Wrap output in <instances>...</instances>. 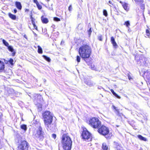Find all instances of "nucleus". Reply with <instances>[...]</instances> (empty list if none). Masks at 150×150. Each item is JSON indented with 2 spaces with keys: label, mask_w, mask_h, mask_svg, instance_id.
I'll list each match as a JSON object with an SVG mask.
<instances>
[{
  "label": "nucleus",
  "mask_w": 150,
  "mask_h": 150,
  "mask_svg": "<svg viewBox=\"0 0 150 150\" xmlns=\"http://www.w3.org/2000/svg\"><path fill=\"white\" fill-rule=\"evenodd\" d=\"M45 127L48 129L53 131L55 125L52 123L53 120L52 114L50 112L46 111L42 114Z\"/></svg>",
  "instance_id": "obj_1"
},
{
  "label": "nucleus",
  "mask_w": 150,
  "mask_h": 150,
  "mask_svg": "<svg viewBox=\"0 0 150 150\" xmlns=\"http://www.w3.org/2000/svg\"><path fill=\"white\" fill-rule=\"evenodd\" d=\"M91 52V49L88 45H83L79 49V53L80 56L86 62L87 59L90 57Z\"/></svg>",
  "instance_id": "obj_2"
},
{
  "label": "nucleus",
  "mask_w": 150,
  "mask_h": 150,
  "mask_svg": "<svg viewBox=\"0 0 150 150\" xmlns=\"http://www.w3.org/2000/svg\"><path fill=\"white\" fill-rule=\"evenodd\" d=\"M33 136L38 141H42L44 138V133L40 125H39L33 131Z\"/></svg>",
  "instance_id": "obj_3"
},
{
  "label": "nucleus",
  "mask_w": 150,
  "mask_h": 150,
  "mask_svg": "<svg viewBox=\"0 0 150 150\" xmlns=\"http://www.w3.org/2000/svg\"><path fill=\"white\" fill-rule=\"evenodd\" d=\"M62 142V147L64 150H70L71 149L72 141L68 134H63Z\"/></svg>",
  "instance_id": "obj_4"
},
{
  "label": "nucleus",
  "mask_w": 150,
  "mask_h": 150,
  "mask_svg": "<svg viewBox=\"0 0 150 150\" xmlns=\"http://www.w3.org/2000/svg\"><path fill=\"white\" fill-rule=\"evenodd\" d=\"M89 125L94 128H98L101 125V121L98 118L96 117L90 118L87 121Z\"/></svg>",
  "instance_id": "obj_5"
},
{
  "label": "nucleus",
  "mask_w": 150,
  "mask_h": 150,
  "mask_svg": "<svg viewBox=\"0 0 150 150\" xmlns=\"http://www.w3.org/2000/svg\"><path fill=\"white\" fill-rule=\"evenodd\" d=\"M137 63L138 64L146 67H149V63L147 59L142 55H141L139 57V59L137 61Z\"/></svg>",
  "instance_id": "obj_6"
},
{
  "label": "nucleus",
  "mask_w": 150,
  "mask_h": 150,
  "mask_svg": "<svg viewBox=\"0 0 150 150\" xmlns=\"http://www.w3.org/2000/svg\"><path fill=\"white\" fill-rule=\"evenodd\" d=\"M81 136L82 139H84L85 141H89L91 140V134L86 129L83 130Z\"/></svg>",
  "instance_id": "obj_7"
},
{
  "label": "nucleus",
  "mask_w": 150,
  "mask_h": 150,
  "mask_svg": "<svg viewBox=\"0 0 150 150\" xmlns=\"http://www.w3.org/2000/svg\"><path fill=\"white\" fill-rule=\"evenodd\" d=\"M98 131L99 133L103 136L107 135L109 132L108 128L103 125L101 126L99 128Z\"/></svg>",
  "instance_id": "obj_8"
},
{
  "label": "nucleus",
  "mask_w": 150,
  "mask_h": 150,
  "mask_svg": "<svg viewBox=\"0 0 150 150\" xmlns=\"http://www.w3.org/2000/svg\"><path fill=\"white\" fill-rule=\"evenodd\" d=\"M27 142L25 141L21 142L18 147V150H28L29 145Z\"/></svg>",
  "instance_id": "obj_9"
},
{
  "label": "nucleus",
  "mask_w": 150,
  "mask_h": 150,
  "mask_svg": "<svg viewBox=\"0 0 150 150\" xmlns=\"http://www.w3.org/2000/svg\"><path fill=\"white\" fill-rule=\"evenodd\" d=\"M113 146L116 150H121V145L118 143L115 142H113Z\"/></svg>",
  "instance_id": "obj_10"
},
{
  "label": "nucleus",
  "mask_w": 150,
  "mask_h": 150,
  "mask_svg": "<svg viewBox=\"0 0 150 150\" xmlns=\"http://www.w3.org/2000/svg\"><path fill=\"white\" fill-rule=\"evenodd\" d=\"M85 83L87 85L90 86H93L95 84V83L89 80L85 81Z\"/></svg>",
  "instance_id": "obj_11"
},
{
  "label": "nucleus",
  "mask_w": 150,
  "mask_h": 150,
  "mask_svg": "<svg viewBox=\"0 0 150 150\" xmlns=\"http://www.w3.org/2000/svg\"><path fill=\"white\" fill-rule=\"evenodd\" d=\"M102 150H110V148L108 144L106 143H103L102 146Z\"/></svg>",
  "instance_id": "obj_12"
},
{
  "label": "nucleus",
  "mask_w": 150,
  "mask_h": 150,
  "mask_svg": "<svg viewBox=\"0 0 150 150\" xmlns=\"http://www.w3.org/2000/svg\"><path fill=\"white\" fill-rule=\"evenodd\" d=\"M34 96L35 97V99L37 100H38L40 101H41L42 99V96L40 94H35L34 95Z\"/></svg>",
  "instance_id": "obj_13"
},
{
  "label": "nucleus",
  "mask_w": 150,
  "mask_h": 150,
  "mask_svg": "<svg viewBox=\"0 0 150 150\" xmlns=\"http://www.w3.org/2000/svg\"><path fill=\"white\" fill-rule=\"evenodd\" d=\"M111 42L115 48H116L118 46L115 41V39L113 37H112L111 38Z\"/></svg>",
  "instance_id": "obj_14"
},
{
  "label": "nucleus",
  "mask_w": 150,
  "mask_h": 150,
  "mask_svg": "<svg viewBox=\"0 0 150 150\" xmlns=\"http://www.w3.org/2000/svg\"><path fill=\"white\" fill-rule=\"evenodd\" d=\"M4 64L3 62L0 60V72H2L4 70Z\"/></svg>",
  "instance_id": "obj_15"
},
{
  "label": "nucleus",
  "mask_w": 150,
  "mask_h": 150,
  "mask_svg": "<svg viewBox=\"0 0 150 150\" xmlns=\"http://www.w3.org/2000/svg\"><path fill=\"white\" fill-rule=\"evenodd\" d=\"M30 16L34 28L36 30H37V27L35 24V19L33 18L32 15H30Z\"/></svg>",
  "instance_id": "obj_16"
},
{
  "label": "nucleus",
  "mask_w": 150,
  "mask_h": 150,
  "mask_svg": "<svg viewBox=\"0 0 150 150\" xmlns=\"http://www.w3.org/2000/svg\"><path fill=\"white\" fill-rule=\"evenodd\" d=\"M15 5L18 9L19 10H21V9L22 6L20 2L18 1L16 2Z\"/></svg>",
  "instance_id": "obj_17"
},
{
  "label": "nucleus",
  "mask_w": 150,
  "mask_h": 150,
  "mask_svg": "<svg viewBox=\"0 0 150 150\" xmlns=\"http://www.w3.org/2000/svg\"><path fill=\"white\" fill-rule=\"evenodd\" d=\"M144 74V75L146 76L147 79L149 80H150V72H145Z\"/></svg>",
  "instance_id": "obj_18"
},
{
  "label": "nucleus",
  "mask_w": 150,
  "mask_h": 150,
  "mask_svg": "<svg viewBox=\"0 0 150 150\" xmlns=\"http://www.w3.org/2000/svg\"><path fill=\"white\" fill-rule=\"evenodd\" d=\"M41 20L42 23H47L48 22V20L47 18H45L43 16L41 17Z\"/></svg>",
  "instance_id": "obj_19"
},
{
  "label": "nucleus",
  "mask_w": 150,
  "mask_h": 150,
  "mask_svg": "<svg viewBox=\"0 0 150 150\" xmlns=\"http://www.w3.org/2000/svg\"><path fill=\"white\" fill-rule=\"evenodd\" d=\"M128 4L126 3H124L122 4V6L123 8L127 11L129 10V8H128Z\"/></svg>",
  "instance_id": "obj_20"
},
{
  "label": "nucleus",
  "mask_w": 150,
  "mask_h": 150,
  "mask_svg": "<svg viewBox=\"0 0 150 150\" xmlns=\"http://www.w3.org/2000/svg\"><path fill=\"white\" fill-rule=\"evenodd\" d=\"M9 17L12 19L15 20L16 19V16L15 15L12 14L10 13L8 14Z\"/></svg>",
  "instance_id": "obj_21"
},
{
  "label": "nucleus",
  "mask_w": 150,
  "mask_h": 150,
  "mask_svg": "<svg viewBox=\"0 0 150 150\" xmlns=\"http://www.w3.org/2000/svg\"><path fill=\"white\" fill-rule=\"evenodd\" d=\"M136 4L138 5L142 4L144 2L143 0H134Z\"/></svg>",
  "instance_id": "obj_22"
},
{
  "label": "nucleus",
  "mask_w": 150,
  "mask_h": 150,
  "mask_svg": "<svg viewBox=\"0 0 150 150\" xmlns=\"http://www.w3.org/2000/svg\"><path fill=\"white\" fill-rule=\"evenodd\" d=\"M138 138L140 140H143L144 141H146V138H145L143 137H142V135H139L138 136Z\"/></svg>",
  "instance_id": "obj_23"
},
{
  "label": "nucleus",
  "mask_w": 150,
  "mask_h": 150,
  "mask_svg": "<svg viewBox=\"0 0 150 150\" xmlns=\"http://www.w3.org/2000/svg\"><path fill=\"white\" fill-rule=\"evenodd\" d=\"M112 92L113 94L115 96V97L117 98H120V96H118L114 91L113 89H111L110 90Z\"/></svg>",
  "instance_id": "obj_24"
},
{
  "label": "nucleus",
  "mask_w": 150,
  "mask_h": 150,
  "mask_svg": "<svg viewBox=\"0 0 150 150\" xmlns=\"http://www.w3.org/2000/svg\"><path fill=\"white\" fill-rule=\"evenodd\" d=\"M21 128L22 129L24 130L25 131H26L27 129L26 125L24 124L21 125Z\"/></svg>",
  "instance_id": "obj_25"
},
{
  "label": "nucleus",
  "mask_w": 150,
  "mask_h": 150,
  "mask_svg": "<svg viewBox=\"0 0 150 150\" xmlns=\"http://www.w3.org/2000/svg\"><path fill=\"white\" fill-rule=\"evenodd\" d=\"M42 57L44 59L48 62H50V61L51 59L49 57L45 55H43Z\"/></svg>",
  "instance_id": "obj_26"
},
{
  "label": "nucleus",
  "mask_w": 150,
  "mask_h": 150,
  "mask_svg": "<svg viewBox=\"0 0 150 150\" xmlns=\"http://www.w3.org/2000/svg\"><path fill=\"white\" fill-rule=\"evenodd\" d=\"M91 69L95 71H98V69L95 67L94 64H91Z\"/></svg>",
  "instance_id": "obj_27"
},
{
  "label": "nucleus",
  "mask_w": 150,
  "mask_h": 150,
  "mask_svg": "<svg viewBox=\"0 0 150 150\" xmlns=\"http://www.w3.org/2000/svg\"><path fill=\"white\" fill-rule=\"evenodd\" d=\"M38 52L40 54H42V51L41 47L40 46H38Z\"/></svg>",
  "instance_id": "obj_28"
},
{
  "label": "nucleus",
  "mask_w": 150,
  "mask_h": 150,
  "mask_svg": "<svg viewBox=\"0 0 150 150\" xmlns=\"http://www.w3.org/2000/svg\"><path fill=\"white\" fill-rule=\"evenodd\" d=\"M124 25H125L127 27L129 28V26L130 25L129 21H128L125 22Z\"/></svg>",
  "instance_id": "obj_29"
},
{
  "label": "nucleus",
  "mask_w": 150,
  "mask_h": 150,
  "mask_svg": "<svg viewBox=\"0 0 150 150\" xmlns=\"http://www.w3.org/2000/svg\"><path fill=\"white\" fill-rule=\"evenodd\" d=\"M8 50L11 52H14V50L12 46H9L8 47Z\"/></svg>",
  "instance_id": "obj_30"
},
{
  "label": "nucleus",
  "mask_w": 150,
  "mask_h": 150,
  "mask_svg": "<svg viewBox=\"0 0 150 150\" xmlns=\"http://www.w3.org/2000/svg\"><path fill=\"white\" fill-rule=\"evenodd\" d=\"M2 42L4 45L7 47L9 46V44L5 40L3 39Z\"/></svg>",
  "instance_id": "obj_31"
},
{
  "label": "nucleus",
  "mask_w": 150,
  "mask_h": 150,
  "mask_svg": "<svg viewBox=\"0 0 150 150\" xmlns=\"http://www.w3.org/2000/svg\"><path fill=\"white\" fill-rule=\"evenodd\" d=\"M146 32L147 36L148 37H149L150 35V33L149 30L148 29H146Z\"/></svg>",
  "instance_id": "obj_32"
},
{
  "label": "nucleus",
  "mask_w": 150,
  "mask_h": 150,
  "mask_svg": "<svg viewBox=\"0 0 150 150\" xmlns=\"http://www.w3.org/2000/svg\"><path fill=\"white\" fill-rule=\"evenodd\" d=\"M98 39L100 41H102V35L100 34H99L98 35Z\"/></svg>",
  "instance_id": "obj_33"
},
{
  "label": "nucleus",
  "mask_w": 150,
  "mask_h": 150,
  "mask_svg": "<svg viewBox=\"0 0 150 150\" xmlns=\"http://www.w3.org/2000/svg\"><path fill=\"white\" fill-rule=\"evenodd\" d=\"M103 15L105 16H107L108 15L107 12L105 10H103Z\"/></svg>",
  "instance_id": "obj_34"
},
{
  "label": "nucleus",
  "mask_w": 150,
  "mask_h": 150,
  "mask_svg": "<svg viewBox=\"0 0 150 150\" xmlns=\"http://www.w3.org/2000/svg\"><path fill=\"white\" fill-rule=\"evenodd\" d=\"M13 62H14V60L12 59H10L9 61V63L12 65H13Z\"/></svg>",
  "instance_id": "obj_35"
},
{
  "label": "nucleus",
  "mask_w": 150,
  "mask_h": 150,
  "mask_svg": "<svg viewBox=\"0 0 150 150\" xmlns=\"http://www.w3.org/2000/svg\"><path fill=\"white\" fill-rule=\"evenodd\" d=\"M81 58L80 56L78 55H77L76 57V61L78 62H79L80 61Z\"/></svg>",
  "instance_id": "obj_36"
},
{
  "label": "nucleus",
  "mask_w": 150,
  "mask_h": 150,
  "mask_svg": "<svg viewBox=\"0 0 150 150\" xmlns=\"http://www.w3.org/2000/svg\"><path fill=\"white\" fill-rule=\"evenodd\" d=\"M37 6L39 10H40L42 9V6L41 5L39 4V3H38V4H37Z\"/></svg>",
  "instance_id": "obj_37"
},
{
  "label": "nucleus",
  "mask_w": 150,
  "mask_h": 150,
  "mask_svg": "<svg viewBox=\"0 0 150 150\" xmlns=\"http://www.w3.org/2000/svg\"><path fill=\"white\" fill-rule=\"evenodd\" d=\"M54 20L56 21H60V18L57 17H54Z\"/></svg>",
  "instance_id": "obj_38"
},
{
  "label": "nucleus",
  "mask_w": 150,
  "mask_h": 150,
  "mask_svg": "<svg viewBox=\"0 0 150 150\" xmlns=\"http://www.w3.org/2000/svg\"><path fill=\"white\" fill-rule=\"evenodd\" d=\"M68 9L69 11H71L72 9V7L71 5H70L69 6V7Z\"/></svg>",
  "instance_id": "obj_39"
},
{
  "label": "nucleus",
  "mask_w": 150,
  "mask_h": 150,
  "mask_svg": "<svg viewBox=\"0 0 150 150\" xmlns=\"http://www.w3.org/2000/svg\"><path fill=\"white\" fill-rule=\"evenodd\" d=\"M52 138H53L54 139H55L56 137V134H54L52 135Z\"/></svg>",
  "instance_id": "obj_40"
},
{
  "label": "nucleus",
  "mask_w": 150,
  "mask_h": 150,
  "mask_svg": "<svg viewBox=\"0 0 150 150\" xmlns=\"http://www.w3.org/2000/svg\"><path fill=\"white\" fill-rule=\"evenodd\" d=\"M91 28H90L89 30L88 31V34L89 35H91Z\"/></svg>",
  "instance_id": "obj_41"
},
{
  "label": "nucleus",
  "mask_w": 150,
  "mask_h": 150,
  "mask_svg": "<svg viewBox=\"0 0 150 150\" xmlns=\"http://www.w3.org/2000/svg\"><path fill=\"white\" fill-rule=\"evenodd\" d=\"M142 4L141 6V8H142V9H144V4Z\"/></svg>",
  "instance_id": "obj_42"
},
{
  "label": "nucleus",
  "mask_w": 150,
  "mask_h": 150,
  "mask_svg": "<svg viewBox=\"0 0 150 150\" xmlns=\"http://www.w3.org/2000/svg\"><path fill=\"white\" fill-rule=\"evenodd\" d=\"M34 2L36 4V5L38 4L39 3L37 0H34Z\"/></svg>",
  "instance_id": "obj_43"
},
{
  "label": "nucleus",
  "mask_w": 150,
  "mask_h": 150,
  "mask_svg": "<svg viewBox=\"0 0 150 150\" xmlns=\"http://www.w3.org/2000/svg\"><path fill=\"white\" fill-rule=\"evenodd\" d=\"M42 105H41V104H40L39 105V106H38V108L39 109L40 108V109H41V108H42Z\"/></svg>",
  "instance_id": "obj_44"
},
{
  "label": "nucleus",
  "mask_w": 150,
  "mask_h": 150,
  "mask_svg": "<svg viewBox=\"0 0 150 150\" xmlns=\"http://www.w3.org/2000/svg\"><path fill=\"white\" fill-rule=\"evenodd\" d=\"M15 52H13L12 53V55L13 56H14L15 55Z\"/></svg>",
  "instance_id": "obj_45"
},
{
  "label": "nucleus",
  "mask_w": 150,
  "mask_h": 150,
  "mask_svg": "<svg viewBox=\"0 0 150 150\" xmlns=\"http://www.w3.org/2000/svg\"><path fill=\"white\" fill-rule=\"evenodd\" d=\"M128 78L129 80H130L131 79H132V78L130 77V76H128Z\"/></svg>",
  "instance_id": "obj_46"
},
{
  "label": "nucleus",
  "mask_w": 150,
  "mask_h": 150,
  "mask_svg": "<svg viewBox=\"0 0 150 150\" xmlns=\"http://www.w3.org/2000/svg\"><path fill=\"white\" fill-rule=\"evenodd\" d=\"M14 12L15 13H16L17 12V10L16 9H15L14 10Z\"/></svg>",
  "instance_id": "obj_47"
},
{
  "label": "nucleus",
  "mask_w": 150,
  "mask_h": 150,
  "mask_svg": "<svg viewBox=\"0 0 150 150\" xmlns=\"http://www.w3.org/2000/svg\"><path fill=\"white\" fill-rule=\"evenodd\" d=\"M109 4H110L112 5H113V4H112V2L111 1H109Z\"/></svg>",
  "instance_id": "obj_48"
},
{
  "label": "nucleus",
  "mask_w": 150,
  "mask_h": 150,
  "mask_svg": "<svg viewBox=\"0 0 150 150\" xmlns=\"http://www.w3.org/2000/svg\"><path fill=\"white\" fill-rule=\"evenodd\" d=\"M2 114L0 112V119L2 117Z\"/></svg>",
  "instance_id": "obj_49"
},
{
  "label": "nucleus",
  "mask_w": 150,
  "mask_h": 150,
  "mask_svg": "<svg viewBox=\"0 0 150 150\" xmlns=\"http://www.w3.org/2000/svg\"><path fill=\"white\" fill-rule=\"evenodd\" d=\"M115 110L118 113L119 112V110L117 109L116 108V109Z\"/></svg>",
  "instance_id": "obj_50"
},
{
  "label": "nucleus",
  "mask_w": 150,
  "mask_h": 150,
  "mask_svg": "<svg viewBox=\"0 0 150 150\" xmlns=\"http://www.w3.org/2000/svg\"><path fill=\"white\" fill-rule=\"evenodd\" d=\"M29 11V9H26L25 10V12H28V11Z\"/></svg>",
  "instance_id": "obj_51"
},
{
  "label": "nucleus",
  "mask_w": 150,
  "mask_h": 150,
  "mask_svg": "<svg viewBox=\"0 0 150 150\" xmlns=\"http://www.w3.org/2000/svg\"><path fill=\"white\" fill-rule=\"evenodd\" d=\"M33 32L34 34L35 35V36H37V34L35 32H34L33 31Z\"/></svg>",
  "instance_id": "obj_52"
},
{
  "label": "nucleus",
  "mask_w": 150,
  "mask_h": 150,
  "mask_svg": "<svg viewBox=\"0 0 150 150\" xmlns=\"http://www.w3.org/2000/svg\"><path fill=\"white\" fill-rule=\"evenodd\" d=\"M50 8V10H53V8L52 7H51V8Z\"/></svg>",
  "instance_id": "obj_53"
},
{
  "label": "nucleus",
  "mask_w": 150,
  "mask_h": 150,
  "mask_svg": "<svg viewBox=\"0 0 150 150\" xmlns=\"http://www.w3.org/2000/svg\"><path fill=\"white\" fill-rule=\"evenodd\" d=\"M113 107L115 109H116V108L115 106H113Z\"/></svg>",
  "instance_id": "obj_54"
},
{
  "label": "nucleus",
  "mask_w": 150,
  "mask_h": 150,
  "mask_svg": "<svg viewBox=\"0 0 150 150\" xmlns=\"http://www.w3.org/2000/svg\"><path fill=\"white\" fill-rule=\"evenodd\" d=\"M102 88V87L100 86V87H98V88H99V89H100V88Z\"/></svg>",
  "instance_id": "obj_55"
},
{
  "label": "nucleus",
  "mask_w": 150,
  "mask_h": 150,
  "mask_svg": "<svg viewBox=\"0 0 150 150\" xmlns=\"http://www.w3.org/2000/svg\"><path fill=\"white\" fill-rule=\"evenodd\" d=\"M80 24H79V25H78V27H79V26H80Z\"/></svg>",
  "instance_id": "obj_56"
},
{
  "label": "nucleus",
  "mask_w": 150,
  "mask_h": 150,
  "mask_svg": "<svg viewBox=\"0 0 150 150\" xmlns=\"http://www.w3.org/2000/svg\"><path fill=\"white\" fill-rule=\"evenodd\" d=\"M50 0H47V1H49Z\"/></svg>",
  "instance_id": "obj_57"
}]
</instances>
